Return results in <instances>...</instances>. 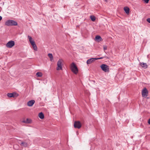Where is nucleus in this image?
Wrapping results in <instances>:
<instances>
[{
    "label": "nucleus",
    "instance_id": "nucleus-23",
    "mask_svg": "<svg viewBox=\"0 0 150 150\" xmlns=\"http://www.w3.org/2000/svg\"><path fill=\"white\" fill-rule=\"evenodd\" d=\"M104 58V57H100V58H96V60H98V59H103Z\"/></svg>",
    "mask_w": 150,
    "mask_h": 150
},
{
    "label": "nucleus",
    "instance_id": "nucleus-25",
    "mask_svg": "<svg viewBox=\"0 0 150 150\" xmlns=\"http://www.w3.org/2000/svg\"><path fill=\"white\" fill-rule=\"evenodd\" d=\"M146 3V4H147L149 2V0H143Z\"/></svg>",
    "mask_w": 150,
    "mask_h": 150
},
{
    "label": "nucleus",
    "instance_id": "nucleus-27",
    "mask_svg": "<svg viewBox=\"0 0 150 150\" xmlns=\"http://www.w3.org/2000/svg\"><path fill=\"white\" fill-rule=\"evenodd\" d=\"M2 17L1 16H0V21L2 19Z\"/></svg>",
    "mask_w": 150,
    "mask_h": 150
},
{
    "label": "nucleus",
    "instance_id": "nucleus-8",
    "mask_svg": "<svg viewBox=\"0 0 150 150\" xmlns=\"http://www.w3.org/2000/svg\"><path fill=\"white\" fill-rule=\"evenodd\" d=\"M35 103V101L34 100H31L28 102L27 105L28 106L31 107Z\"/></svg>",
    "mask_w": 150,
    "mask_h": 150
},
{
    "label": "nucleus",
    "instance_id": "nucleus-9",
    "mask_svg": "<svg viewBox=\"0 0 150 150\" xmlns=\"http://www.w3.org/2000/svg\"><path fill=\"white\" fill-rule=\"evenodd\" d=\"M96 60L95 58H91L88 59L86 62L87 64H91L92 62H94Z\"/></svg>",
    "mask_w": 150,
    "mask_h": 150
},
{
    "label": "nucleus",
    "instance_id": "nucleus-13",
    "mask_svg": "<svg viewBox=\"0 0 150 150\" xmlns=\"http://www.w3.org/2000/svg\"><path fill=\"white\" fill-rule=\"evenodd\" d=\"M124 10L125 11V13L128 14L129 13V9L128 7H125L124 8Z\"/></svg>",
    "mask_w": 150,
    "mask_h": 150
},
{
    "label": "nucleus",
    "instance_id": "nucleus-17",
    "mask_svg": "<svg viewBox=\"0 0 150 150\" xmlns=\"http://www.w3.org/2000/svg\"><path fill=\"white\" fill-rule=\"evenodd\" d=\"M23 122L26 123H29L31 122V120L30 119L27 118L26 120L23 121Z\"/></svg>",
    "mask_w": 150,
    "mask_h": 150
},
{
    "label": "nucleus",
    "instance_id": "nucleus-15",
    "mask_svg": "<svg viewBox=\"0 0 150 150\" xmlns=\"http://www.w3.org/2000/svg\"><path fill=\"white\" fill-rule=\"evenodd\" d=\"M95 40L98 41H100L102 40V38L99 35H96L95 37Z\"/></svg>",
    "mask_w": 150,
    "mask_h": 150
},
{
    "label": "nucleus",
    "instance_id": "nucleus-29",
    "mask_svg": "<svg viewBox=\"0 0 150 150\" xmlns=\"http://www.w3.org/2000/svg\"><path fill=\"white\" fill-rule=\"evenodd\" d=\"M107 58L108 59V57H107Z\"/></svg>",
    "mask_w": 150,
    "mask_h": 150
},
{
    "label": "nucleus",
    "instance_id": "nucleus-7",
    "mask_svg": "<svg viewBox=\"0 0 150 150\" xmlns=\"http://www.w3.org/2000/svg\"><path fill=\"white\" fill-rule=\"evenodd\" d=\"M15 45L14 41L11 40L8 42L6 44V47L8 48H11Z\"/></svg>",
    "mask_w": 150,
    "mask_h": 150
},
{
    "label": "nucleus",
    "instance_id": "nucleus-22",
    "mask_svg": "<svg viewBox=\"0 0 150 150\" xmlns=\"http://www.w3.org/2000/svg\"><path fill=\"white\" fill-rule=\"evenodd\" d=\"M103 50H107V47L106 45H103Z\"/></svg>",
    "mask_w": 150,
    "mask_h": 150
},
{
    "label": "nucleus",
    "instance_id": "nucleus-6",
    "mask_svg": "<svg viewBox=\"0 0 150 150\" xmlns=\"http://www.w3.org/2000/svg\"><path fill=\"white\" fill-rule=\"evenodd\" d=\"M74 126L75 128L79 129L81 127L82 125L79 121H75L74 122Z\"/></svg>",
    "mask_w": 150,
    "mask_h": 150
},
{
    "label": "nucleus",
    "instance_id": "nucleus-26",
    "mask_svg": "<svg viewBox=\"0 0 150 150\" xmlns=\"http://www.w3.org/2000/svg\"><path fill=\"white\" fill-rule=\"evenodd\" d=\"M148 123L149 125H150V118L149 119Z\"/></svg>",
    "mask_w": 150,
    "mask_h": 150
},
{
    "label": "nucleus",
    "instance_id": "nucleus-10",
    "mask_svg": "<svg viewBox=\"0 0 150 150\" xmlns=\"http://www.w3.org/2000/svg\"><path fill=\"white\" fill-rule=\"evenodd\" d=\"M30 44L33 47L34 50L35 51H37L38 48L35 43V42L34 41Z\"/></svg>",
    "mask_w": 150,
    "mask_h": 150
},
{
    "label": "nucleus",
    "instance_id": "nucleus-11",
    "mask_svg": "<svg viewBox=\"0 0 150 150\" xmlns=\"http://www.w3.org/2000/svg\"><path fill=\"white\" fill-rule=\"evenodd\" d=\"M139 64L142 67L146 69L147 68L148 65L146 63L143 62H140Z\"/></svg>",
    "mask_w": 150,
    "mask_h": 150
},
{
    "label": "nucleus",
    "instance_id": "nucleus-2",
    "mask_svg": "<svg viewBox=\"0 0 150 150\" xmlns=\"http://www.w3.org/2000/svg\"><path fill=\"white\" fill-rule=\"evenodd\" d=\"M71 70L74 74H76L78 72V69L75 64L73 62L71 64Z\"/></svg>",
    "mask_w": 150,
    "mask_h": 150
},
{
    "label": "nucleus",
    "instance_id": "nucleus-3",
    "mask_svg": "<svg viewBox=\"0 0 150 150\" xmlns=\"http://www.w3.org/2000/svg\"><path fill=\"white\" fill-rule=\"evenodd\" d=\"M100 68L103 71L105 72H108L109 71V66L107 64H103L100 65Z\"/></svg>",
    "mask_w": 150,
    "mask_h": 150
},
{
    "label": "nucleus",
    "instance_id": "nucleus-21",
    "mask_svg": "<svg viewBox=\"0 0 150 150\" xmlns=\"http://www.w3.org/2000/svg\"><path fill=\"white\" fill-rule=\"evenodd\" d=\"M48 56L50 58V60H52L53 59V56L52 54L49 53L48 54Z\"/></svg>",
    "mask_w": 150,
    "mask_h": 150
},
{
    "label": "nucleus",
    "instance_id": "nucleus-19",
    "mask_svg": "<svg viewBox=\"0 0 150 150\" xmlns=\"http://www.w3.org/2000/svg\"><path fill=\"white\" fill-rule=\"evenodd\" d=\"M90 18L93 21H94L96 19V17L95 16L92 15L90 16Z\"/></svg>",
    "mask_w": 150,
    "mask_h": 150
},
{
    "label": "nucleus",
    "instance_id": "nucleus-5",
    "mask_svg": "<svg viewBox=\"0 0 150 150\" xmlns=\"http://www.w3.org/2000/svg\"><path fill=\"white\" fill-rule=\"evenodd\" d=\"M63 61L62 59H59L57 62V70H59L62 69V64Z\"/></svg>",
    "mask_w": 150,
    "mask_h": 150
},
{
    "label": "nucleus",
    "instance_id": "nucleus-1",
    "mask_svg": "<svg viewBox=\"0 0 150 150\" xmlns=\"http://www.w3.org/2000/svg\"><path fill=\"white\" fill-rule=\"evenodd\" d=\"M5 25L8 26H16L18 25V23L15 21L9 20H7L5 22Z\"/></svg>",
    "mask_w": 150,
    "mask_h": 150
},
{
    "label": "nucleus",
    "instance_id": "nucleus-12",
    "mask_svg": "<svg viewBox=\"0 0 150 150\" xmlns=\"http://www.w3.org/2000/svg\"><path fill=\"white\" fill-rule=\"evenodd\" d=\"M16 93H8L7 94V96L9 98L14 97Z\"/></svg>",
    "mask_w": 150,
    "mask_h": 150
},
{
    "label": "nucleus",
    "instance_id": "nucleus-14",
    "mask_svg": "<svg viewBox=\"0 0 150 150\" xmlns=\"http://www.w3.org/2000/svg\"><path fill=\"white\" fill-rule=\"evenodd\" d=\"M20 145L21 146H24L25 147H28V144L27 143L24 142H22Z\"/></svg>",
    "mask_w": 150,
    "mask_h": 150
},
{
    "label": "nucleus",
    "instance_id": "nucleus-16",
    "mask_svg": "<svg viewBox=\"0 0 150 150\" xmlns=\"http://www.w3.org/2000/svg\"><path fill=\"white\" fill-rule=\"evenodd\" d=\"M38 116L41 119H44V116L42 112H40L38 115Z\"/></svg>",
    "mask_w": 150,
    "mask_h": 150
},
{
    "label": "nucleus",
    "instance_id": "nucleus-20",
    "mask_svg": "<svg viewBox=\"0 0 150 150\" xmlns=\"http://www.w3.org/2000/svg\"><path fill=\"white\" fill-rule=\"evenodd\" d=\"M28 38L30 43L34 41V40H32V37L29 35L28 36Z\"/></svg>",
    "mask_w": 150,
    "mask_h": 150
},
{
    "label": "nucleus",
    "instance_id": "nucleus-18",
    "mask_svg": "<svg viewBox=\"0 0 150 150\" xmlns=\"http://www.w3.org/2000/svg\"><path fill=\"white\" fill-rule=\"evenodd\" d=\"M36 75L37 77H41L42 76V73L40 72H37L36 74Z\"/></svg>",
    "mask_w": 150,
    "mask_h": 150
},
{
    "label": "nucleus",
    "instance_id": "nucleus-4",
    "mask_svg": "<svg viewBox=\"0 0 150 150\" xmlns=\"http://www.w3.org/2000/svg\"><path fill=\"white\" fill-rule=\"evenodd\" d=\"M148 91L147 90V88H144L142 91V96L144 97H145L148 96Z\"/></svg>",
    "mask_w": 150,
    "mask_h": 150
},
{
    "label": "nucleus",
    "instance_id": "nucleus-24",
    "mask_svg": "<svg viewBox=\"0 0 150 150\" xmlns=\"http://www.w3.org/2000/svg\"><path fill=\"white\" fill-rule=\"evenodd\" d=\"M146 21L150 23V18H149L147 19Z\"/></svg>",
    "mask_w": 150,
    "mask_h": 150
},
{
    "label": "nucleus",
    "instance_id": "nucleus-28",
    "mask_svg": "<svg viewBox=\"0 0 150 150\" xmlns=\"http://www.w3.org/2000/svg\"><path fill=\"white\" fill-rule=\"evenodd\" d=\"M105 1H107V0H105Z\"/></svg>",
    "mask_w": 150,
    "mask_h": 150
}]
</instances>
